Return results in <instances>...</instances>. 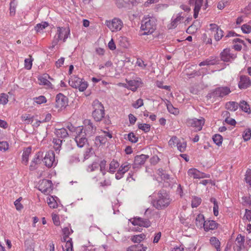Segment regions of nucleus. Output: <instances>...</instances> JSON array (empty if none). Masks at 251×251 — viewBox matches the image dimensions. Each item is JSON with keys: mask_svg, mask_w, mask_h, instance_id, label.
I'll use <instances>...</instances> for the list:
<instances>
[{"mask_svg": "<svg viewBox=\"0 0 251 251\" xmlns=\"http://www.w3.org/2000/svg\"><path fill=\"white\" fill-rule=\"evenodd\" d=\"M171 200L169 196L164 191L158 193V198L153 201V206L157 209H164L169 205Z\"/></svg>", "mask_w": 251, "mask_h": 251, "instance_id": "1", "label": "nucleus"}, {"mask_svg": "<svg viewBox=\"0 0 251 251\" xmlns=\"http://www.w3.org/2000/svg\"><path fill=\"white\" fill-rule=\"evenodd\" d=\"M141 29L145 31L144 34L153 33L156 29L155 19L153 17L145 18L142 21Z\"/></svg>", "mask_w": 251, "mask_h": 251, "instance_id": "2", "label": "nucleus"}, {"mask_svg": "<svg viewBox=\"0 0 251 251\" xmlns=\"http://www.w3.org/2000/svg\"><path fill=\"white\" fill-rule=\"evenodd\" d=\"M92 106L94 110L92 116L96 121H100L104 117V109L103 105L98 100H96L93 102Z\"/></svg>", "mask_w": 251, "mask_h": 251, "instance_id": "3", "label": "nucleus"}, {"mask_svg": "<svg viewBox=\"0 0 251 251\" xmlns=\"http://www.w3.org/2000/svg\"><path fill=\"white\" fill-rule=\"evenodd\" d=\"M70 34V30L65 27H58L57 32L52 41V48H54L57 45L60 40H63L65 42Z\"/></svg>", "mask_w": 251, "mask_h": 251, "instance_id": "4", "label": "nucleus"}, {"mask_svg": "<svg viewBox=\"0 0 251 251\" xmlns=\"http://www.w3.org/2000/svg\"><path fill=\"white\" fill-rule=\"evenodd\" d=\"M75 136V141L79 148H83L88 142L87 136L83 131V127H77L76 134Z\"/></svg>", "mask_w": 251, "mask_h": 251, "instance_id": "5", "label": "nucleus"}, {"mask_svg": "<svg viewBox=\"0 0 251 251\" xmlns=\"http://www.w3.org/2000/svg\"><path fill=\"white\" fill-rule=\"evenodd\" d=\"M69 83L71 87L78 88L81 92L85 91L88 87V83L86 81H82L81 78L75 75L71 77Z\"/></svg>", "mask_w": 251, "mask_h": 251, "instance_id": "6", "label": "nucleus"}, {"mask_svg": "<svg viewBox=\"0 0 251 251\" xmlns=\"http://www.w3.org/2000/svg\"><path fill=\"white\" fill-rule=\"evenodd\" d=\"M106 25L112 32L120 30L123 26L122 21L118 18H114L111 21H107Z\"/></svg>", "mask_w": 251, "mask_h": 251, "instance_id": "7", "label": "nucleus"}, {"mask_svg": "<svg viewBox=\"0 0 251 251\" xmlns=\"http://www.w3.org/2000/svg\"><path fill=\"white\" fill-rule=\"evenodd\" d=\"M187 124L195 128L196 131H200L205 123V119L203 117L200 119L192 118L187 120Z\"/></svg>", "mask_w": 251, "mask_h": 251, "instance_id": "8", "label": "nucleus"}, {"mask_svg": "<svg viewBox=\"0 0 251 251\" xmlns=\"http://www.w3.org/2000/svg\"><path fill=\"white\" fill-rule=\"evenodd\" d=\"M221 60L224 62H231L236 57L237 55L230 49H225L220 54Z\"/></svg>", "mask_w": 251, "mask_h": 251, "instance_id": "9", "label": "nucleus"}, {"mask_svg": "<svg viewBox=\"0 0 251 251\" xmlns=\"http://www.w3.org/2000/svg\"><path fill=\"white\" fill-rule=\"evenodd\" d=\"M39 190L42 193L46 194L50 193L52 190V183L51 180L43 179L40 181Z\"/></svg>", "mask_w": 251, "mask_h": 251, "instance_id": "10", "label": "nucleus"}, {"mask_svg": "<svg viewBox=\"0 0 251 251\" xmlns=\"http://www.w3.org/2000/svg\"><path fill=\"white\" fill-rule=\"evenodd\" d=\"M68 105V98L61 93L58 94L55 98V106L59 109H64Z\"/></svg>", "mask_w": 251, "mask_h": 251, "instance_id": "11", "label": "nucleus"}, {"mask_svg": "<svg viewBox=\"0 0 251 251\" xmlns=\"http://www.w3.org/2000/svg\"><path fill=\"white\" fill-rule=\"evenodd\" d=\"M43 162L45 165L48 168H50L57 164V161L55 159V154L53 151H49L46 153Z\"/></svg>", "mask_w": 251, "mask_h": 251, "instance_id": "12", "label": "nucleus"}, {"mask_svg": "<svg viewBox=\"0 0 251 251\" xmlns=\"http://www.w3.org/2000/svg\"><path fill=\"white\" fill-rule=\"evenodd\" d=\"M49 79L51 80H53V78L47 74H44L38 77V80L39 81V84L40 85H44L45 88L47 89H52L53 85L49 81Z\"/></svg>", "mask_w": 251, "mask_h": 251, "instance_id": "13", "label": "nucleus"}, {"mask_svg": "<svg viewBox=\"0 0 251 251\" xmlns=\"http://www.w3.org/2000/svg\"><path fill=\"white\" fill-rule=\"evenodd\" d=\"M188 175L194 179L209 178L210 175L201 172L195 168H191L187 172Z\"/></svg>", "mask_w": 251, "mask_h": 251, "instance_id": "14", "label": "nucleus"}, {"mask_svg": "<svg viewBox=\"0 0 251 251\" xmlns=\"http://www.w3.org/2000/svg\"><path fill=\"white\" fill-rule=\"evenodd\" d=\"M245 248V236L239 234L236 238L233 249L234 251H241Z\"/></svg>", "mask_w": 251, "mask_h": 251, "instance_id": "15", "label": "nucleus"}, {"mask_svg": "<svg viewBox=\"0 0 251 251\" xmlns=\"http://www.w3.org/2000/svg\"><path fill=\"white\" fill-rule=\"evenodd\" d=\"M230 92L231 91L228 87H220L216 88L212 95L213 97L222 98L228 95Z\"/></svg>", "mask_w": 251, "mask_h": 251, "instance_id": "16", "label": "nucleus"}, {"mask_svg": "<svg viewBox=\"0 0 251 251\" xmlns=\"http://www.w3.org/2000/svg\"><path fill=\"white\" fill-rule=\"evenodd\" d=\"M131 167L130 164L127 162L123 163L119 168L117 173L115 174V178L119 180L122 178L124 174L127 172Z\"/></svg>", "mask_w": 251, "mask_h": 251, "instance_id": "17", "label": "nucleus"}, {"mask_svg": "<svg viewBox=\"0 0 251 251\" xmlns=\"http://www.w3.org/2000/svg\"><path fill=\"white\" fill-rule=\"evenodd\" d=\"M251 86V80L246 75H241L238 82V87L240 89H246Z\"/></svg>", "mask_w": 251, "mask_h": 251, "instance_id": "18", "label": "nucleus"}, {"mask_svg": "<svg viewBox=\"0 0 251 251\" xmlns=\"http://www.w3.org/2000/svg\"><path fill=\"white\" fill-rule=\"evenodd\" d=\"M132 225L134 226H143L148 227L151 226V223L146 219H143L140 217L134 218L131 222Z\"/></svg>", "mask_w": 251, "mask_h": 251, "instance_id": "19", "label": "nucleus"}, {"mask_svg": "<svg viewBox=\"0 0 251 251\" xmlns=\"http://www.w3.org/2000/svg\"><path fill=\"white\" fill-rule=\"evenodd\" d=\"M148 158V156L145 154H141L140 155H137L134 158V163L132 164L133 169H138L140 167L144 164Z\"/></svg>", "mask_w": 251, "mask_h": 251, "instance_id": "20", "label": "nucleus"}, {"mask_svg": "<svg viewBox=\"0 0 251 251\" xmlns=\"http://www.w3.org/2000/svg\"><path fill=\"white\" fill-rule=\"evenodd\" d=\"M126 81L128 83V89L131 90L132 91H136L137 88L142 84L141 79L140 78H137L136 79L130 80L126 79Z\"/></svg>", "mask_w": 251, "mask_h": 251, "instance_id": "21", "label": "nucleus"}, {"mask_svg": "<svg viewBox=\"0 0 251 251\" xmlns=\"http://www.w3.org/2000/svg\"><path fill=\"white\" fill-rule=\"evenodd\" d=\"M96 129V126H94L90 121H88V124L85 125V128H83V131L85 132L86 136L89 137L95 134Z\"/></svg>", "mask_w": 251, "mask_h": 251, "instance_id": "22", "label": "nucleus"}, {"mask_svg": "<svg viewBox=\"0 0 251 251\" xmlns=\"http://www.w3.org/2000/svg\"><path fill=\"white\" fill-rule=\"evenodd\" d=\"M218 226V223L213 220H206L204 221L203 228L205 231L217 229Z\"/></svg>", "mask_w": 251, "mask_h": 251, "instance_id": "23", "label": "nucleus"}, {"mask_svg": "<svg viewBox=\"0 0 251 251\" xmlns=\"http://www.w3.org/2000/svg\"><path fill=\"white\" fill-rule=\"evenodd\" d=\"M41 152H38L36 154L34 158L32 159L30 163V165L29 166L30 170L33 171L37 168L38 164L41 163Z\"/></svg>", "mask_w": 251, "mask_h": 251, "instance_id": "24", "label": "nucleus"}, {"mask_svg": "<svg viewBox=\"0 0 251 251\" xmlns=\"http://www.w3.org/2000/svg\"><path fill=\"white\" fill-rule=\"evenodd\" d=\"M181 14L182 13H179L175 19H172V22L169 27V28H174L181 23V21L184 19V17L181 15Z\"/></svg>", "mask_w": 251, "mask_h": 251, "instance_id": "25", "label": "nucleus"}, {"mask_svg": "<svg viewBox=\"0 0 251 251\" xmlns=\"http://www.w3.org/2000/svg\"><path fill=\"white\" fill-rule=\"evenodd\" d=\"M119 167V163L117 160L113 159L109 164L108 172L111 174H114Z\"/></svg>", "mask_w": 251, "mask_h": 251, "instance_id": "26", "label": "nucleus"}, {"mask_svg": "<svg viewBox=\"0 0 251 251\" xmlns=\"http://www.w3.org/2000/svg\"><path fill=\"white\" fill-rule=\"evenodd\" d=\"M31 148L28 147L24 150L22 155V163L25 165H27L28 161V157L31 153Z\"/></svg>", "mask_w": 251, "mask_h": 251, "instance_id": "27", "label": "nucleus"}, {"mask_svg": "<svg viewBox=\"0 0 251 251\" xmlns=\"http://www.w3.org/2000/svg\"><path fill=\"white\" fill-rule=\"evenodd\" d=\"M240 108L244 112L249 114H251V109L250 105L245 100H241L239 102Z\"/></svg>", "mask_w": 251, "mask_h": 251, "instance_id": "28", "label": "nucleus"}, {"mask_svg": "<svg viewBox=\"0 0 251 251\" xmlns=\"http://www.w3.org/2000/svg\"><path fill=\"white\" fill-rule=\"evenodd\" d=\"M204 217L202 214H199L197 215L195 219V224L196 226L200 228L203 227Z\"/></svg>", "mask_w": 251, "mask_h": 251, "instance_id": "29", "label": "nucleus"}, {"mask_svg": "<svg viewBox=\"0 0 251 251\" xmlns=\"http://www.w3.org/2000/svg\"><path fill=\"white\" fill-rule=\"evenodd\" d=\"M55 133L58 138L62 139L67 137L69 135L67 129L65 128L56 129Z\"/></svg>", "mask_w": 251, "mask_h": 251, "instance_id": "30", "label": "nucleus"}, {"mask_svg": "<svg viewBox=\"0 0 251 251\" xmlns=\"http://www.w3.org/2000/svg\"><path fill=\"white\" fill-rule=\"evenodd\" d=\"M147 248L143 247L142 244L131 246L127 249V251H146Z\"/></svg>", "mask_w": 251, "mask_h": 251, "instance_id": "31", "label": "nucleus"}, {"mask_svg": "<svg viewBox=\"0 0 251 251\" xmlns=\"http://www.w3.org/2000/svg\"><path fill=\"white\" fill-rule=\"evenodd\" d=\"M239 106V103L235 101H229L226 104V108L231 111H236Z\"/></svg>", "mask_w": 251, "mask_h": 251, "instance_id": "32", "label": "nucleus"}, {"mask_svg": "<svg viewBox=\"0 0 251 251\" xmlns=\"http://www.w3.org/2000/svg\"><path fill=\"white\" fill-rule=\"evenodd\" d=\"M203 2V0H189V4L190 6H194V9H196V8L201 9Z\"/></svg>", "mask_w": 251, "mask_h": 251, "instance_id": "33", "label": "nucleus"}, {"mask_svg": "<svg viewBox=\"0 0 251 251\" xmlns=\"http://www.w3.org/2000/svg\"><path fill=\"white\" fill-rule=\"evenodd\" d=\"M210 243L212 246H214L217 251H221V243L219 239L215 237H212L210 239Z\"/></svg>", "mask_w": 251, "mask_h": 251, "instance_id": "34", "label": "nucleus"}, {"mask_svg": "<svg viewBox=\"0 0 251 251\" xmlns=\"http://www.w3.org/2000/svg\"><path fill=\"white\" fill-rule=\"evenodd\" d=\"M55 198L57 197L53 196H50L47 198V202L50 208H56L57 207L58 204L56 201Z\"/></svg>", "mask_w": 251, "mask_h": 251, "instance_id": "35", "label": "nucleus"}, {"mask_svg": "<svg viewBox=\"0 0 251 251\" xmlns=\"http://www.w3.org/2000/svg\"><path fill=\"white\" fill-rule=\"evenodd\" d=\"M107 141L106 138L103 136L102 134L97 136L95 139V143L97 146H100L101 145L104 144Z\"/></svg>", "mask_w": 251, "mask_h": 251, "instance_id": "36", "label": "nucleus"}, {"mask_svg": "<svg viewBox=\"0 0 251 251\" xmlns=\"http://www.w3.org/2000/svg\"><path fill=\"white\" fill-rule=\"evenodd\" d=\"M21 118L22 122L25 124H31L33 121V117L27 114L22 115Z\"/></svg>", "mask_w": 251, "mask_h": 251, "instance_id": "37", "label": "nucleus"}, {"mask_svg": "<svg viewBox=\"0 0 251 251\" xmlns=\"http://www.w3.org/2000/svg\"><path fill=\"white\" fill-rule=\"evenodd\" d=\"M187 146L186 142L184 139L179 140L177 144V149L181 152H183L185 151Z\"/></svg>", "mask_w": 251, "mask_h": 251, "instance_id": "38", "label": "nucleus"}, {"mask_svg": "<svg viewBox=\"0 0 251 251\" xmlns=\"http://www.w3.org/2000/svg\"><path fill=\"white\" fill-rule=\"evenodd\" d=\"M52 142L54 144L53 148L56 151H59L61 148L62 140L60 139L54 138Z\"/></svg>", "mask_w": 251, "mask_h": 251, "instance_id": "39", "label": "nucleus"}, {"mask_svg": "<svg viewBox=\"0 0 251 251\" xmlns=\"http://www.w3.org/2000/svg\"><path fill=\"white\" fill-rule=\"evenodd\" d=\"M49 25V23L47 22H43L41 23L38 24L34 27L35 30L37 32H40Z\"/></svg>", "mask_w": 251, "mask_h": 251, "instance_id": "40", "label": "nucleus"}, {"mask_svg": "<svg viewBox=\"0 0 251 251\" xmlns=\"http://www.w3.org/2000/svg\"><path fill=\"white\" fill-rule=\"evenodd\" d=\"M146 237L144 234L134 235L131 237V240L134 243H139L143 240Z\"/></svg>", "mask_w": 251, "mask_h": 251, "instance_id": "41", "label": "nucleus"}, {"mask_svg": "<svg viewBox=\"0 0 251 251\" xmlns=\"http://www.w3.org/2000/svg\"><path fill=\"white\" fill-rule=\"evenodd\" d=\"M17 4L15 0H12L10 3V14L11 16H14L16 13V8Z\"/></svg>", "mask_w": 251, "mask_h": 251, "instance_id": "42", "label": "nucleus"}, {"mask_svg": "<svg viewBox=\"0 0 251 251\" xmlns=\"http://www.w3.org/2000/svg\"><path fill=\"white\" fill-rule=\"evenodd\" d=\"M213 142L218 146H220L222 145L223 141V137L220 134H215L213 136Z\"/></svg>", "mask_w": 251, "mask_h": 251, "instance_id": "43", "label": "nucleus"}, {"mask_svg": "<svg viewBox=\"0 0 251 251\" xmlns=\"http://www.w3.org/2000/svg\"><path fill=\"white\" fill-rule=\"evenodd\" d=\"M33 100L34 102L38 104H41L47 102V99L44 96H40L37 97H35L33 99Z\"/></svg>", "mask_w": 251, "mask_h": 251, "instance_id": "44", "label": "nucleus"}, {"mask_svg": "<svg viewBox=\"0 0 251 251\" xmlns=\"http://www.w3.org/2000/svg\"><path fill=\"white\" fill-rule=\"evenodd\" d=\"M201 202V199L197 197H194L192 200L191 205L193 208L197 207Z\"/></svg>", "mask_w": 251, "mask_h": 251, "instance_id": "45", "label": "nucleus"}, {"mask_svg": "<svg viewBox=\"0 0 251 251\" xmlns=\"http://www.w3.org/2000/svg\"><path fill=\"white\" fill-rule=\"evenodd\" d=\"M138 128L144 131L145 132H148L150 130L151 126L147 124H138Z\"/></svg>", "mask_w": 251, "mask_h": 251, "instance_id": "46", "label": "nucleus"}, {"mask_svg": "<svg viewBox=\"0 0 251 251\" xmlns=\"http://www.w3.org/2000/svg\"><path fill=\"white\" fill-rule=\"evenodd\" d=\"M115 4L119 8H122L125 7L126 5L128 3L129 0H113Z\"/></svg>", "mask_w": 251, "mask_h": 251, "instance_id": "47", "label": "nucleus"}, {"mask_svg": "<svg viewBox=\"0 0 251 251\" xmlns=\"http://www.w3.org/2000/svg\"><path fill=\"white\" fill-rule=\"evenodd\" d=\"M99 167V164L97 162H94L87 167V170L88 172H92L98 169Z\"/></svg>", "mask_w": 251, "mask_h": 251, "instance_id": "48", "label": "nucleus"}, {"mask_svg": "<svg viewBox=\"0 0 251 251\" xmlns=\"http://www.w3.org/2000/svg\"><path fill=\"white\" fill-rule=\"evenodd\" d=\"M8 101V96L5 93L0 94V104L5 105Z\"/></svg>", "mask_w": 251, "mask_h": 251, "instance_id": "49", "label": "nucleus"}, {"mask_svg": "<svg viewBox=\"0 0 251 251\" xmlns=\"http://www.w3.org/2000/svg\"><path fill=\"white\" fill-rule=\"evenodd\" d=\"M179 140V139L176 136H173L168 142L169 145L172 148L177 146Z\"/></svg>", "mask_w": 251, "mask_h": 251, "instance_id": "50", "label": "nucleus"}, {"mask_svg": "<svg viewBox=\"0 0 251 251\" xmlns=\"http://www.w3.org/2000/svg\"><path fill=\"white\" fill-rule=\"evenodd\" d=\"M127 139L133 143H135L138 141V138L133 132H130L127 134Z\"/></svg>", "mask_w": 251, "mask_h": 251, "instance_id": "51", "label": "nucleus"}, {"mask_svg": "<svg viewBox=\"0 0 251 251\" xmlns=\"http://www.w3.org/2000/svg\"><path fill=\"white\" fill-rule=\"evenodd\" d=\"M241 30L244 33H250L251 32V25L248 24H244L241 26Z\"/></svg>", "mask_w": 251, "mask_h": 251, "instance_id": "52", "label": "nucleus"}, {"mask_svg": "<svg viewBox=\"0 0 251 251\" xmlns=\"http://www.w3.org/2000/svg\"><path fill=\"white\" fill-rule=\"evenodd\" d=\"M167 109L170 113L174 115H176L179 113L178 109L175 108L171 104L167 105Z\"/></svg>", "mask_w": 251, "mask_h": 251, "instance_id": "53", "label": "nucleus"}, {"mask_svg": "<svg viewBox=\"0 0 251 251\" xmlns=\"http://www.w3.org/2000/svg\"><path fill=\"white\" fill-rule=\"evenodd\" d=\"M119 42L121 46L125 48H127L129 45L127 39L126 37H121L119 39Z\"/></svg>", "mask_w": 251, "mask_h": 251, "instance_id": "54", "label": "nucleus"}, {"mask_svg": "<svg viewBox=\"0 0 251 251\" xmlns=\"http://www.w3.org/2000/svg\"><path fill=\"white\" fill-rule=\"evenodd\" d=\"M215 32L216 33L214 35L215 39L217 41H220V39L224 37V31L221 29L219 28Z\"/></svg>", "mask_w": 251, "mask_h": 251, "instance_id": "55", "label": "nucleus"}, {"mask_svg": "<svg viewBox=\"0 0 251 251\" xmlns=\"http://www.w3.org/2000/svg\"><path fill=\"white\" fill-rule=\"evenodd\" d=\"M66 251H73V245L72 238H69L65 246Z\"/></svg>", "mask_w": 251, "mask_h": 251, "instance_id": "56", "label": "nucleus"}, {"mask_svg": "<svg viewBox=\"0 0 251 251\" xmlns=\"http://www.w3.org/2000/svg\"><path fill=\"white\" fill-rule=\"evenodd\" d=\"M99 164V167H100V171L101 172L102 175L104 176L106 174L105 168L106 165V161L104 160H103L100 161Z\"/></svg>", "mask_w": 251, "mask_h": 251, "instance_id": "57", "label": "nucleus"}, {"mask_svg": "<svg viewBox=\"0 0 251 251\" xmlns=\"http://www.w3.org/2000/svg\"><path fill=\"white\" fill-rule=\"evenodd\" d=\"M92 148H87L84 154H83V156H84V159H83V161L86 160V159H88L93 154V152H92Z\"/></svg>", "mask_w": 251, "mask_h": 251, "instance_id": "58", "label": "nucleus"}, {"mask_svg": "<svg viewBox=\"0 0 251 251\" xmlns=\"http://www.w3.org/2000/svg\"><path fill=\"white\" fill-rule=\"evenodd\" d=\"M144 104L143 100L142 99H138L135 102L132 104V106L136 109H137Z\"/></svg>", "mask_w": 251, "mask_h": 251, "instance_id": "59", "label": "nucleus"}, {"mask_svg": "<svg viewBox=\"0 0 251 251\" xmlns=\"http://www.w3.org/2000/svg\"><path fill=\"white\" fill-rule=\"evenodd\" d=\"M242 204L244 206H251V199L250 197L245 196L242 198Z\"/></svg>", "mask_w": 251, "mask_h": 251, "instance_id": "60", "label": "nucleus"}, {"mask_svg": "<svg viewBox=\"0 0 251 251\" xmlns=\"http://www.w3.org/2000/svg\"><path fill=\"white\" fill-rule=\"evenodd\" d=\"M251 137V130L250 129H246L243 133V138L245 141H248Z\"/></svg>", "mask_w": 251, "mask_h": 251, "instance_id": "61", "label": "nucleus"}, {"mask_svg": "<svg viewBox=\"0 0 251 251\" xmlns=\"http://www.w3.org/2000/svg\"><path fill=\"white\" fill-rule=\"evenodd\" d=\"M245 180L247 183L251 187V170L248 169L245 175Z\"/></svg>", "mask_w": 251, "mask_h": 251, "instance_id": "62", "label": "nucleus"}, {"mask_svg": "<svg viewBox=\"0 0 251 251\" xmlns=\"http://www.w3.org/2000/svg\"><path fill=\"white\" fill-rule=\"evenodd\" d=\"M9 145L7 142L2 141L0 142V151H6L8 149Z\"/></svg>", "mask_w": 251, "mask_h": 251, "instance_id": "63", "label": "nucleus"}, {"mask_svg": "<svg viewBox=\"0 0 251 251\" xmlns=\"http://www.w3.org/2000/svg\"><path fill=\"white\" fill-rule=\"evenodd\" d=\"M63 235L69 237V236L73 232L72 229H70L68 227H64L62 229Z\"/></svg>", "mask_w": 251, "mask_h": 251, "instance_id": "64", "label": "nucleus"}]
</instances>
